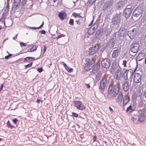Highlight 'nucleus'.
Returning a JSON list of instances; mask_svg holds the SVG:
<instances>
[{"label":"nucleus","mask_w":146,"mask_h":146,"mask_svg":"<svg viewBox=\"0 0 146 146\" xmlns=\"http://www.w3.org/2000/svg\"><path fill=\"white\" fill-rule=\"evenodd\" d=\"M97 139V137L96 135H94L93 137V142L96 141Z\"/></svg>","instance_id":"nucleus-43"},{"label":"nucleus","mask_w":146,"mask_h":146,"mask_svg":"<svg viewBox=\"0 0 146 146\" xmlns=\"http://www.w3.org/2000/svg\"><path fill=\"white\" fill-rule=\"evenodd\" d=\"M139 47V45L138 43H133L131 45L129 53H130V51L134 53H137L138 51Z\"/></svg>","instance_id":"nucleus-6"},{"label":"nucleus","mask_w":146,"mask_h":146,"mask_svg":"<svg viewBox=\"0 0 146 146\" xmlns=\"http://www.w3.org/2000/svg\"><path fill=\"white\" fill-rule=\"evenodd\" d=\"M43 70L42 68H39L37 69V71L39 72H42Z\"/></svg>","instance_id":"nucleus-38"},{"label":"nucleus","mask_w":146,"mask_h":146,"mask_svg":"<svg viewBox=\"0 0 146 146\" xmlns=\"http://www.w3.org/2000/svg\"><path fill=\"white\" fill-rule=\"evenodd\" d=\"M43 47H44V48H43V53L44 54L45 53V52L46 50V45H44Z\"/></svg>","instance_id":"nucleus-39"},{"label":"nucleus","mask_w":146,"mask_h":146,"mask_svg":"<svg viewBox=\"0 0 146 146\" xmlns=\"http://www.w3.org/2000/svg\"><path fill=\"white\" fill-rule=\"evenodd\" d=\"M143 53H140L138 55V58L139 59V60L140 61L143 58Z\"/></svg>","instance_id":"nucleus-26"},{"label":"nucleus","mask_w":146,"mask_h":146,"mask_svg":"<svg viewBox=\"0 0 146 146\" xmlns=\"http://www.w3.org/2000/svg\"><path fill=\"white\" fill-rule=\"evenodd\" d=\"M2 28V26L1 25H0V30Z\"/></svg>","instance_id":"nucleus-50"},{"label":"nucleus","mask_w":146,"mask_h":146,"mask_svg":"<svg viewBox=\"0 0 146 146\" xmlns=\"http://www.w3.org/2000/svg\"><path fill=\"white\" fill-rule=\"evenodd\" d=\"M95 63V61L93 59H86V64L84 69L87 71H89L93 68Z\"/></svg>","instance_id":"nucleus-3"},{"label":"nucleus","mask_w":146,"mask_h":146,"mask_svg":"<svg viewBox=\"0 0 146 146\" xmlns=\"http://www.w3.org/2000/svg\"><path fill=\"white\" fill-rule=\"evenodd\" d=\"M109 109L110 110V111L112 112L113 113V109L111 108L110 107H109Z\"/></svg>","instance_id":"nucleus-47"},{"label":"nucleus","mask_w":146,"mask_h":146,"mask_svg":"<svg viewBox=\"0 0 146 146\" xmlns=\"http://www.w3.org/2000/svg\"><path fill=\"white\" fill-rule=\"evenodd\" d=\"M72 115L75 117H78V114L74 112L72 113Z\"/></svg>","instance_id":"nucleus-37"},{"label":"nucleus","mask_w":146,"mask_h":146,"mask_svg":"<svg viewBox=\"0 0 146 146\" xmlns=\"http://www.w3.org/2000/svg\"><path fill=\"white\" fill-rule=\"evenodd\" d=\"M18 121V120L16 118L12 120L13 123L15 124H17Z\"/></svg>","instance_id":"nucleus-34"},{"label":"nucleus","mask_w":146,"mask_h":146,"mask_svg":"<svg viewBox=\"0 0 146 146\" xmlns=\"http://www.w3.org/2000/svg\"><path fill=\"white\" fill-rule=\"evenodd\" d=\"M42 100H41L40 99H37V102L38 103H39L40 102H42Z\"/></svg>","instance_id":"nucleus-46"},{"label":"nucleus","mask_w":146,"mask_h":146,"mask_svg":"<svg viewBox=\"0 0 146 146\" xmlns=\"http://www.w3.org/2000/svg\"><path fill=\"white\" fill-rule=\"evenodd\" d=\"M135 29H133V30L129 31L127 33V35L131 39H133L134 36L135 35L136 32L135 30H136Z\"/></svg>","instance_id":"nucleus-11"},{"label":"nucleus","mask_w":146,"mask_h":146,"mask_svg":"<svg viewBox=\"0 0 146 146\" xmlns=\"http://www.w3.org/2000/svg\"><path fill=\"white\" fill-rule=\"evenodd\" d=\"M3 87V84H2L0 86V92L2 90Z\"/></svg>","instance_id":"nucleus-41"},{"label":"nucleus","mask_w":146,"mask_h":146,"mask_svg":"<svg viewBox=\"0 0 146 146\" xmlns=\"http://www.w3.org/2000/svg\"><path fill=\"white\" fill-rule=\"evenodd\" d=\"M132 106H130L129 107L127 108L126 109V112H128L129 111H131L132 110Z\"/></svg>","instance_id":"nucleus-30"},{"label":"nucleus","mask_w":146,"mask_h":146,"mask_svg":"<svg viewBox=\"0 0 146 146\" xmlns=\"http://www.w3.org/2000/svg\"><path fill=\"white\" fill-rule=\"evenodd\" d=\"M99 50V45L96 44L94 46L90 47L89 49V54L90 55H93L96 53Z\"/></svg>","instance_id":"nucleus-5"},{"label":"nucleus","mask_w":146,"mask_h":146,"mask_svg":"<svg viewBox=\"0 0 146 146\" xmlns=\"http://www.w3.org/2000/svg\"><path fill=\"white\" fill-rule=\"evenodd\" d=\"M7 125L8 128L11 129H12L14 127V125L11 124L9 120L7 123Z\"/></svg>","instance_id":"nucleus-23"},{"label":"nucleus","mask_w":146,"mask_h":146,"mask_svg":"<svg viewBox=\"0 0 146 146\" xmlns=\"http://www.w3.org/2000/svg\"><path fill=\"white\" fill-rule=\"evenodd\" d=\"M129 71V70H126L122 73L121 69L120 68L115 72L114 78L117 80H119L122 77L125 80H126L128 79L127 74Z\"/></svg>","instance_id":"nucleus-1"},{"label":"nucleus","mask_w":146,"mask_h":146,"mask_svg":"<svg viewBox=\"0 0 146 146\" xmlns=\"http://www.w3.org/2000/svg\"><path fill=\"white\" fill-rule=\"evenodd\" d=\"M42 34H44L46 33L45 31L44 30H43L40 31Z\"/></svg>","instance_id":"nucleus-45"},{"label":"nucleus","mask_w":146,"mask_h":146,"mask_svg":"<svg viewBox=\"0 0 146 146\" xmlns=\"http://www.w3.org/2000/svg\"><path fill=\"white\" fill-rule=\"evenodd\" d=\"M44 25V22H42V24L39 27H34V28H33L34 29H38L40 28H41L43 26V25Z\"/></svg>","instance_id":"nucleus-36"},{"label":"nucleus","mask_w":146,"mask_h":146,"mask_svg":"<svg viewBox=\"0 0 146 146\" xmlns=\"http://www.w3.org/2000/svg\"><path fill=\"white\" fill-rule=\"evenodd\" d=\"M62 63L63 64V65L66 69L68 72H72L73 71V70L72 68H69L68 67L67 65L64 62H62Z\"/></svg>","instance_id":"nucleus-18"},{"label":"nucleus","mask_w":146,"mask_h":146,"mask_svg":"<svg viewBox=\"0 0 146 146\" xmlns=\"http://www.w3.org/2000/svg\"><path fill=\"white\" fill-rule=\"evenodd\" d=\"M91 28H92L94 32H95L97 28V25L94 24L93 26L91 27Z\"/></svg>","instance_id":"nucleus-28"},{"label":"nucleus","mask_w":146,"mask_h":146,"mask_svg":"<svg viewBox=\"0 0 146 146\" xmlns=\"http://www.w3.org/2000/svg\"><path fill=\"white\" fill-rule=\"evenodd\" d=\"M124 14L126 18H128L130 15L131 13V8H126L124 11Z\"/></svg>","instance_id":"nucleus-13"},{"label":"nucleus","mask_w":146,"mask_h":146,"mask_svg":"<svg viewBox=\"0 0 146 146\" xmlns=\"http://www.w3.org/2000/svg\"><path fill=\"white\" fill-rule=\"evenodd\" d=\"M146 119V112L143 111L141 112L139 116L138 119L140 122L144 121Z\"/></svg>","instance_id":"nucleus-9"},{"label":"nucleus","mask_w":146,"mask_h":146,"mask_svg":"<svg viewBox=\"0 0 146 146\" xmlns=\"http://www.w3.org/2000/svg\"><path fill=\"white\" fill-rule=\"evenodd\" d=\"M57 1V0H53V2L54 3L56 2Z\"/></svg>","instance_id":"nucleus-49"},{"label":"nucleus","mask_w":146,"mask_h":146,"mask_svg":"<svg viewBox=\"0 0 146 146\" xmlns=\"http://www.w3.org/2000/svg\"><path fill=\"white\" fill-rule=\"evenodd\" d=\"M123 89L125 92H127L129 88V86L128 82L125 81L122 84Z\"/></svg>","instance_id":"nucleus-14"},{"label":"nucleus","mask_w":146,"mask_h":146,"mask_svg":"<svg viewBox=\"0 0 146 146\" xmlns=\"http://www.w3.org/2000/svg\"><path fill=\"white\" fill-rule=\"evenodd\" d=\"M127 62L126 60H123L122 65L124 67H125L127 66Z\"/></svg>","instance_id":"nucleus-31"},{"label":"nucleus","mask_w":146,"mask_h":146,"mask_svg":"<svg viewBox=\"0 0 146 146\" xmlns=\"http://www.w3.org/2000/svg\"><path fill=\"white\" fill-rule=\"evenodd\" d=\"M20 44L21 47H23V46H26V43H23L22 42H21L20 43Z\"/></svg>","instance_id":"nucleus-32"},{"label":"nucleus","mask_w":146,"mask_h":146,"mask_svg":"<svg viewBox=\"0 0 146 146\" xmlns=\"http://www.w3.org/2000/svg\"><path fill=\"white\" fill-rule=\"evenodd\" d=\"M141 74L138 73H135L133 78V81L135 83H138L141 82Z\"/></svg>","instance_id":"nucleus-7"},{"label":"nucleus","mask_w":146,"mask_h":146,"mask_svg":"<svg viewBox=\"0 0 146 146\" xmlns=\"http://www.w3.org/2000/svg\"><path fill=\"white\" fill-rule=\"evenodd\" d=\"M96 1L95 0H88V3L90 4H92Z\"/></svg>","instance_id":"nucleus-35"},{"label":"nucleus","mask_w":146,"mask_h":146,"mask_svg":"<svg viewBox=\"0 0 146 146\" xmlns=\"http://www.w3.org/2000/svg\"><path fill=\"white\" fill-rule=\"evenodd\" d=\"M74 20L73 19H70L69 21V23L70 25H74Z\"/></svg>","instance_id":"nucleus-33"},{"label":"nucleus","mask_w":146,"mask_h":146,"mask_svg":"<svg viewBox=\"0 0 146 146\" xmlns=\"http://www.w3.org/2000/svg\"><path fill=\"white\" fill-rule=\"evenodd\" d=\"M129 100V98L127 96H125L123 100V105L124 106H125L128 103Z\"/></svg>","instance_id":"nucleus-17"},{"label":"nucleus","mask_w":146,"mask_h":146,"mask_svg":"<svg viewBox=\"0 0 146 146\" xmlns=\"http://www.w3.org/2000/svg\"><path fill=\"white\" fill-rule=\"evenodd\" d=\"M118 50L117 49L114 50L112 54V57L116 58L118 56Z\"/></svg>","instance_id":"nucleus-19"},{"label":"nucleus","mask_w":146,"mask_h":146,"mask_svg":"<svg viewBox=\"0 0 146 146\" xmlns=\"http://www.w3.org/2000/svg\"><path fill=\"white\" fill-rule=\"evenodd\" d=\"M92 72L94 74H95L96 73L99 69L100 66L97 64H94Z\"/></svg>","instance_id":"nucleus-15"},{"label":"nucleus","mask_w":146,"mask_h":146,"mask_svg":"<svg viewBox=\"0 0 146 146\" xmlns=\"http://www.w3.org/2000/svg\"><path fill=\"white\" fill-rule=\"evenodd\" d=\"M12 55V54H9L8 55L5 56V59H8V58L9 57L11 56Z\"/></svg>","instance_id":"nucleus-40"},{"label":"nucleus","mask_w":146,"mask_h":146,"mask_svg":"<svg viewBox=\"0 0 146 146\" xmlns=\"http://www.w3.org/2000/svg\"><path fill=\"white\" fill-rule=\"evenodd\" d=\"M95 0L96 1V0Z\"/></svg>","instance_id":"nucleus-53"},{"label":"nucleus","mask_w":146,"mask_h":146,"mask_svg":"<svg viewBox=\"0 0 146 146\" xmlns=\"http://www.w3.org/2000/svg\"><path fill=\"white\" fill-rule=\"evenodd\" d=\"M123 96L122 94H119L117 98V100L119 102H121L122 100Z\"/></svg>","instance_id":"nucleus-24"},{"label":"nucleus","mask_w":146,"mask_h":146,"mask_svg":"<svg viewBox=\"0 0 146 146\" xmlns=\"http://www.w3.org/2000/svg\"><path fill=\"white\" fill-rule=\"evenodd\" d=\"M1 138H0V141H1Z\"/></svg>","instance_id":"nucleus-52"},{"label":"nucleus","mask_w":146,"mask_h":146,"mask_svg":"<svg viewBox=\"0 0 146 146\" xmlns=\"http://www.w3.org/2000/svg\"><path fill=\"white\" fill-rule=\"evenodd\" d=\"M86 87L88 88H90V86L89 84H86Z\"/></svg>","instance_id":"nucleus-48"},{"label":"nucleus","mask_w":146,"mask_h":146,"mask_svg":"<svg viewBox=\"0 0 146 146\" xmlns=\"http://www.w3.org/2000/svg\"><path fill=\"white\" fill-rule=\"evenodd\" d=\"M118 22V19L117 17H115L113 19L112 23L114 25H117Z\"/></svg>","instance_id":"nucleus-22"},{"label":"nucleus","mask_w":146,"mask_h":146,"mask_svg":"<svg viewBox=\"0 0 146 146\" xmlns=\"http://www.w3.org/2000/svg\"><path fill=\"white\" fill-rule=\"evenodd\" d=\"M36 60V59L34 57H27L24 58L23 62H28L31 61H33Z\"/></svg>","instance_id":"nucleus-16"},{"label":"nucleus","mask_w":146,"mask_h":146,"mask_svg":"<svg viewBox=\"0 0 146 146\" xmlns=\"http://www.w3.org/2000/svg\"><path fill=\"white\" fill-rule=\"evenodd\" d=\"M21 0H14V7L17 8V6L20 4Z\"/></svg>","instance_id":"nucleus-21"},{"label":"nucleus","mask_w":146,"mask_h":146,"mask_svg":"<svg viewBox=\"0 0 146 146\" xmlns=\"http://www.w3.org/2000/svg\"><path fill=\"white\" fill-rule=\"evenodd\" d=\"M94 33V32L92 28H91V27L87 31V33L89 35H92Z\"/></svg>","instance_id":"nucleus-25"},{"label":"nucleus","mask_w":146,"mask_h":146,"mask_svg":"<svg viewBox=\"0 0 146 146\" xmlns=\"http://www.w3.org/2000/svg\"><path fill=\"white\" fill-rule=\"evenodd\" d=\"M102 66L105 68H108L110 66V60L108 58L104 59L101 62Z\"/></svg>","instance_id":"nucleus-8"},{"label":"nucleus","mask_w":146,"mask_h":146,"mask_svg":"<svg viewBox=\"0 0 146 146\" xmlns=\"http://www.w3.org/2000/svg\"><path fill=\"white\" fill-rule=\"evenodd\" d=\"M33 65V62H31L30 63L27 64V65H25L24 66L25 68V69H26L32 66Z\"/></svg>","instance_id":"nucleus-29"},{"label":"nucleus","mask_w":146,"mask_h":146,"mask_svg":"<svg viewBox=\"0 0 146 146\" xmlns=\"http://www.w3.org/2000/svg\"><path fill=\"white\" fill-rule=\"evenodd\" d=\"M80 14H81V13H76L74 12L72 14V15L74 17L76 18H80V19L82 20L83 19V17L81 16Z\"/></svg>","instance_id":"nucleus-20"},{"label":"nucleus","mask_w":146,"mask_h":146,"mask_svg":"<svg viewBox=\"0 0 146 146\" xmlns=\"http://www.w3.org/2000/svg\"><path fill=\"white\" fill-rule=\"evenodd\" d=\"M145 64H146V58H145Z\"/></svg>","instance_id":"nucleus-51"},{"label":"nucleus","mask_w":146,"mask_h":146,"mask_svg":"<svg viewBox=\"0 0 146 146\" xmlns=\"http://www.w3.org/2000/svg\"><path fill=\"white\" fill-rule=\"evenodd\" d=\"M73 103L75 107L80 110H84L85 109V107L82 104V102L80 101H74Z\"/></svg>","instance_id":"nucleus-4"},{"label":"nucleus","mask_w":146,"mask_h":146,"mask_svg":"<svg viewBox=\"0 0 146 146\" xmlns=\"http://www.w3.org/2000/svg\"><path fill=\"white\" fill-rule=\"evenodd\" d=\"M37 47L35 45L33 46L30 49V52H32L35 51L37 49Z\"/></svg>","instance_id":"nucleus-27"},{"label":"nucleus","mask_w":146,"mask_h":146,"mask_svg":"<svg viewBox=\"0 0 146 146\" xmlns=\"http://www.w3.org/2000/svg\"><path fill=\"white\" fill-rule=\"evenodd\" d=\"M75 22L77 23V24L78 25H80V20H76V21Z\"/></svg>","instance_id":"nucleus-44"},{"label":"nucleus","mask_w":146,"mask_h":146,"mask_svg":"<svg viewBox=\"0 0 146 146\" xmlns=\"http://www.w3.org/2000/svg\"><path fill=\"white\" fill-rule=\"evenodd\" d=\"M120 88V84H118L110 85L108 89V94L111 96L115 97L118 93Z\"/></svg>","instance_id":"nucleus-2"},{"label":"nucleus","mask_w":146,"mask_h":146,"mask_svg":"<svg viewBox=\"0 0 146 146\" xmlns=\"http://www.w3.org/2000/svg\"><path fill=\"white\" fill-rule=\"evenodd\" d=\"M58 17L62 20H63L66 19L67 17V14L65 11L59 12L58 15Z\"/></svg>","instance_id":"nucleus-12"},{"label":"nucleus","mask_w":146,"mask_h":146,"mask_svg":"<svg viewBox=\"0 0 146 146\" xmlns=\"http://www.w3.org/2000/svg\"><path fill=\"white\" fill-rule=\"evenodd\" d=\"M106 80L105 78H102L100 81V88L102 90L104 89L106 86Z\"/></svg>","instance_id":"nucleus-10"},{"label":"nucleus","mask_w":146,"mask_h":146,"mask_svg":"<svg viewBox=\"0 0 146 146\" xmlns=\"http://www.w3.org/2000/svg\"><path fill=\"white\" fill-rule=\"evenodd\" d=\"M62 36V35H60L57 36L56 37V38L57 40H58L59 38H61Z\"/></svg>","instance_id":"nucleus-42"}]
</instances>
